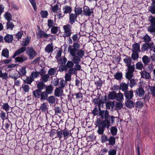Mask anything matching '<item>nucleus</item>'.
I'll list each match as a JSON object with an SVG mask.
<instances>
[{"instance_id":"nucleus-49","label":"nucleus","mask_w":155,"mask_h":155,"mask_svg":"<svg viewBox=\"0 0 155 155\" xmlns=\"http://www.w3.org/2000/svg\"><path fill=\"white\" fill-rule=\"evenodd\" d=\"M9 77L14 79L15 80L18 78V76L16 72L14 71L9 74Z\"/></svg>"},{"instance_id":"nucleus-55","label":"nucleus","mask_w":155,"mask_h":155,"mask_svg":"<svg viewBox=\"0 0 155 155\" xmlns=\"http://www.w3.org/2000/svg\"><path fill=\"white\" fill-rule=\"evenodd\" d=\"M38 35H40V37H48L49 36L48 35L45 33L44 32L40 31L39 32L38 34Z\"/></svg>"},{"instance_id":"nucleus-16","label":"nucleus","mask_w":155,"mask_h":155,"mask_svg":"<svg viewBox=\"0 0 155 155\" xmlns=\"http://www.w3.org/2000/svg\"><path fill=\"white\" fill-rule=\"evenodd\" d=\"M143 63L145 65L147 64L150 61V58L146 55L144 56L142 58Z\"/></svg>"},{"instance_id":"nucleus-10","label":"nucleus","mask_w":155,"mask_h":155,"mask_svg":"<svg viewBox=\"0 0 155 155\" xmlns=\"http://www.w3.org/2000/svg\"><path fill=\"white\" fill-rule=\"evenodd\" d=\"M133 95V92L132 91H127L125 93V97L128 100L132 99Z\"/></svg>"},{"instance_id":"nucleus-52","label":"nucleus","mask_w":155,"mask_h":155,"mask_svg":"<svg viewBox=\"0 0 155 155\" xmlns=\"http://www.w3.org/2000/svg\"><path fill=\"white\" fill-rule=\"evenodd\" d=\"M133 77V73L127 72L126 74V78L128 80H130Z\"/></svg>"},{"instance_id":"nucleus-56","label":"nucleus","mask_w":155,"mask_h":155,"mask_svg":"<svg viewBox=\"0 0 155 155\" xmlns=\"http://www.w3.org/2000/svg\"><path fill=\"white\" fill-rule=\"evenodd\" d=\"M41 92L39 90H36L35 91H33V95L35 97L38 98L39 97V95Z\"/></svg>"},{"instance_id":"nucleus-32","label":"nucleus","mask_w":155,"mask_h":155,"mask_svg":"<svg viewBox=\"0 0 155 155\" xmlns=\"http://www.w3.org/2000/svg\"><path fill=\"white\" fill-rule=\"evenodd\" d=\"M114 106V103L111 101H108L106 103V107L108 109H113Z\"/></svg>"},{"instance_id":"nucleus-50","label":"nucleus","mask_w":155,"mask_h":155,"mask_svg":"<svg viewBox=\"0 0 155 155\" xmlns=\"http://www.w3.org/2000/svg\"><path fill=\"white\" fill-rule=\"evenodd\" d=\"M48 94L45 91L42 92L41 95V99L42 100H45L47 97Z\"/></svg>"},{"instance_id":"nucleus-22","label":"nucleus","mask_w":155,"mask_h":155,"mask_svg":"<svg viewBox=\"0 0 155 155\" xmlns=\"http://www.w3.org/2000/svg\"><path fill=\"white\" fill-rule=\"evenodd\" d=\"M125 105L127 108H132L134 107V103L132 101L128 100L126 102Z\"/></svg>"},{"instance_id":"nucleus-35","label":"nucleus","mask_w":155,"mask_h":155,"mask_svg":"<svg viewBox=\"0 0 155 155\" xmlns=\"http://www.w3.org/2000/svg\"><path fill=\"white\" fill-rule=\"evenodd\" d=\"M0 105L2 107V108L6 111L7 112L9 110L10 106L7 103H3V105H1L0 104Z\"/></svg>"},{"instance_id":"nucleus-9","label":"nucleus","mask_w":155,"mask_h":155,"mask_svg":"<svg viewBox=\"0 0 155 155\" xmlns=\"http://www.w3.org/2000/svg\"><path fill=\"white\" fill-rule=\"evenodd\" d=\"M132 52H138L140 51V45L137 43L133 44L132 49Z\"/></svg>"},{"instance_id":"nucleus-48","label":"nucleus","mask_w":155,"mask_h":155,"mask_svg":"<svg viewBox=\"0 0 155 155\" xmlns=\"http://www.w3.org/2000/svg\"><path fill=\"white\" fill-rule=\"evenodd\" d=\"M39 73L37 71L33 72L31 74V76L34 79L35 78H37L39 75Z\"/></svg>"},{"instance_id":"nucleus-54","label":"nucleus","mask_w":155,"mask_h":155,"mask_svg":"<svg viewBox=\"0 0 155 155\" xmlns=\"http://www.w3.org/2000/svg\"><path fill=\"white\" fill-rule=\"evenodd\" d=\"M41 78L43 81L46 82L48 81L49 78V76L48 74H46L43 75L41 77Z\"/></svg>"},{"instance_id":"nucleus-23","label":"nucleus","mask_w":155,"mask_h":155,"mask_svg":"<svg viewBox=\"0 0 155 155\" xmlns=\"http://www.w3.org/2000/svg\"><path fill=\"white\" fill-rule=\"evenodd\" d=\"M128 85L125 83H121L120 85V89L124 91H126L127 90Z\"/></svg>"},{"instance_id":"nucleus-6","label":"nucleus","mask_w":155,"mask_h":155,"mask_svg":"<svg viewBox=\"0 0 155 155\" xmlns=\"http://www.w3.org/2000/svg\"><path fill=\"white\" fill-rule=\"evenodd\" d=\"M153 45V43L152 42H150L149 43H146L143 44L141 49L143 51H147L150 48L151 49Z\"/></svg>"},{"instance_id":"nucleus-25","label":"nucleus","mask_w":155,"mask_h":155,"mask_svg":"<svg viewBox=\"0 0 155 155\" xmlns=\"http://www.w3.org/2000/svg\"><path fill=\"white\" fill-rule=\"evenodd\" d=\"M4 16L5 19L8 21L11 20L12 19V15L9 12H5L4 14Z\"/></svg>"},{"instance_id":"nucleus-57","label":"nucleus","mask_w":155,"mask_h":155,"mask_svg":"<svg viewBox=\"0 0 155 155\" xmlns=\"http://www.w3.org/2000/svg\"><path fill=\"white\" fill-rule=\"evenodd\" d=\"M29 2L32 5L35 11H36L37 10V7L36 6V4L35 2V0H29Z\"/></svg>"},{"instance_id":"nucleus-44","label":"nucleus","mask_w":155,"mask_h":155,"mask_svg":"<svg viewBox=\"0 0 155 155\" xmlns=\"http://www.w3.org/2000/svg\"><path fill=\"white\" fill-rule=\"evenodd\" d=\"M109 144L113 146L115 143V139L114 137H111L108 140Z\"/></svg>"},{"instance_id":"nucleus-15","label":"nucleus","mask_w":155,"mask_h":155,"mask_svg":"<svg viewBox=\"0 0 155 155\" xmlns=\"http://www.w3.org/2000/svg\"><path fill=\"white\" fill-rule=\"evenodd\" d=\"M140 73L141 78L148 79L150 77V73L145 71H141Z\"/></svg>"},{"instance_id":"nucleus-43","label":"nucleus","mask_w":155,"mask_h":155,"mask_svg":"<svg viewBox=\"0 0 155 155\" xmlns=\"http://www.w3.org/2000/svg\"><path fill=\"white\" fill-rule=\"evenodd\" d=\"M2 55L4 57L8 58L9 56V51L7 49H5L2 50Z\"/></svg>"},{"instance_id":"nucleus-3","label":"nucleus","mask_w":155,"mask_h":155,"mask_svg":"<svg viewBox=\"0 0 155 155\" xmlns=\"http://www.w3.org/2000/svg\"><path fill=\"white\" fill-rule=\"evenodd\" d=\"M97 123L98 125L105 128L106 127L108 128L110 126V122L107 120H105L101 121L97 120Z\"/></svg>"},{"instance_id":"nucleus-19","label":"nucleus","mask_w":155,"mask_h":155,"mask_svg":"<svg viewBox=\"0 0 155 155\" xmlns=\"http://www.w3.org/2000/svg\"><path fill=\"white\" fill-rule=\"evenodd\" d=\"M116 93L114 91L110 92L108 95V98L110 100H114L116 98Z\"/></svg>"},{"instance_id":"nucleus-29","label":"nucleus","mask_w":155,"mask_h":155,"mask_svg":"<svg viewBox=\"0 0 155 155\" xmlns=\"http://www.w3.org/2000/svg\"><path fill=\"white\" fill-rule=\"evenodd\" d=\"M53 91V88L51 85H49L46 87L45 92L48 94H51Z\"/></svg>"},{"instance_id":"nucleus-11","label":"nucleus","mask_w":155,"mask_h":155,"mask_svg":"<svg viewBox=\"0 0 155 155\" xmlns=\"http://www.w3.org/2000/svg\"><path fill=\"white\" fill-rule=\"evenodd\" d=\"M77 18V15L75 14H71L69 16V21L71 24H73Z\"/></svg>"},{"instance_id":"nucleus-46","label":"nucleus","mask_w":155,"mask_h":155,"mask_svg":"<svg viewBox=\"0 0 155 155\" xmlns=\"http://www.w3.org/2000/svg\"><path fill=\"white\" fill-rule=\"evenodd\" d=\"M127 67V72L133 73L134 71V65H130Z\"/></svg>"},{"instance_id":"nucleus-34","label":"nucleus","mask_w":155,"mask_h":155,"mask_svg":"<svg viewBox=\"0 0 155 155\" xmlns=\"http://www.w3.org/2000/svg\"><path fill=\"white\" fill-rule=\"evenodd\" d=\"M45 84L43 82H40L37 84V87L39 91L42 90L44 88Z\"/></svg>"},{"instance_id":"nucleus-7","label":"nucleus","mask_w":155,"mask_h":155,"mask_svg":"<svg viewBox=\"0 0 155 155\" xmlns=\"http://www.w3.org/2000/svg\"><path fill=\"white\" fill-rule=\"evenodd\" d=\"M63 94V90L61 88H57L54 91V95L56 97H59Z\"/></svg>"},{"instance_id":"nucleus-63","label":"nucleus","mask_w":155,"mask_h":155,"mask_svg":"<svg viewBox=\"0 0 155 155\" xmlns=\"http://www.w3.org/2000/svg\"><path fill=\"white\" fill-rule=\"evenodd\" d=\"M108 155H116V150L115 149L110 150L108 152Z\"/></svg>"},{"instance_id":"nucleus-37","label":"nucleus","mask_w":155,"mask_h":155,"mask_svg":"<svg viewBox=\"0 0 155 155\" xmlns=\"http://www.w3.org/2000/svg\"><path fill=\"white\" fill-rule=\"evenodd\" d=\"M22 88L23 90L25 92H28L30 89L29 86L25 84L22 85Z\"/></svg>"},{"instance_id":"nucleus-60","label":"nucleus","mask_w":155,"mask_h":155,"mask_svg":"<svg viewBox=\"0 0 155 155\" xmlns=\"http://www.w3.org/2000/svg\"><path fill=\"white\" fill-rule=\"evenodd\" d=\"M58 28L57 27L53 26L51 30V33L52 34H56L58 31Z\"/></svg>"},{"instance_id":"nucleus-12","label":"nucleus","mask_w":155,"mask_h":155,"mask_svg":"<svg viewBox=\"0 0 155 155\" xmlns=\"http://www.w3.org/2000/svg\"><path fill=\"white\" fill-rule=\"evenodd\" d=\"M26 48L25 47L21 48L18 49L15 53L13 56V57L14 58L16 56L18 55L21 53L24 52L26 50Z\"/></svg>"},{"instance_id":"nucleus-41","label":"nucleus","mask_w":155,"mask_h":155,"mask_svg":"<svg viewBox=\"0 0 155 155\" xmlns=\"http://www.w3.org/2000/svg\"><path fill=\"white\" fill-rule=\"evenodd\" d=\"M40 109L43 111H46L48 109L47 104L46 103H44L41 104Z\"/></svg>"},{"instance_id":"nucleus-20","label":"nucleus","mask_w":155,"mask_h":155,"mask_svg":"<svg viewBox=\"0 0 155 155\" xmlns=\"http://www.w3.org/2000/svg\"><path fill=\"white\" fill-rule=\"evenodd\" d=\"M116 95L115 99L117 101L121 102L124 99V96L121 93L116 94Z\"/></svg>"},{"instance_id":"nucleus-4","label":"nucleus","mask_w":155,"mask_h":155,"mask_svg":"<svg viewBox=\"0 0 155 155\" xmlns=\"http://www.w3.org/2000/svg\"><path fill=\"white\" fill-rule=\"evenodd\" d=\"M27 53L29 58L32 59L37 55V53L32 48H29L27 51Z\"/></svg>"},{"instance_id":"nucleus-30","label":"nucleus","mask_w":155,"mask_h":155,"mask_svg":"<svg viewBox=\"0 0 155 155\" xmlns=\"http://www.w3.org/2000/svg\"><path fill=\"white\" fill-rule=\"evenodd\" d=\"M136 68L139 70H141L144 68L143 63L140 62H137L136 64Z\"/></svg>"},{"instance_id":"nucleus-21","label":"nucleus","mask_w":155,"mask_h":155,"mask_svg":"<svg viewBox=\"0 0 155 155\" xmlns=\"http://www.w3.org/2000/svg\"><path fill=\"white\" fill-rule=\"evenodd\" d=\"M27 59V58L26 57L21 55L20 57H17L15 59V60L18 62H21L26 60Z\"/></svg>"},{"instance_id":"nucleus-61","label":"nucleus","mask_w":155,"mask_h":155,"mask_svg":"<svg viewBox=\"0 0 155 155\" xmlns=\"http://www.w3.org/2000/svg\"><path fill=\"white\" fill-rule=\"evenodd\" d=\"M74 62L73 61H68L66 64V66L68 68H72L74 66Z\"/></svg>"},{"instance_id":"nucleus-5","label":"nucleus","mask_w":155,"mask_h":155,"mask_svg":"<svg viewBox=\"0 0 155 155\" xmlns=\"http://www.w3.org/2000/svg\"><path fill=\"white\" fill-rule=\"evenodd\" d=\"M93 12V9H90L89 7L87 6H84L83 7V13L84 14L88 16H90Z\"/></svg>"},{"instance_id":"nucleus-40","label":"nucleus","mask_w":155,"mask_h":155,"mask_svg":"<svg viewBox=\"0 0 155 155\" xmlns=\"http://www.w3.org/2000/svg\"><path fill=\"white\" fill-rule=\"evenodd\" d=\"M131 57L134 60H137L139 58L138 52H132Z\"/></svg>"},{"instance_id":"nucleus-33","label":"nucleus","mask_w":155,"mask_h":155,"mask_svg":"<svg viewBox=\"0 0 155 155\" xmlns=\"http://www.w3.org/2000/svg\"><path fill=\"white\" fill-rule=\"evenodd\" d=\"M72 61L75 64L74 66V68L76 71H80L81 70V67L80 65L78 64L80 61H78V62H75L74 59H72Z\"/></svg>"},{"instance_id":"nucleus-36","label":"nucleus","mask_w":155,"mask_h":155,"mask_svg":"<svg viewBox=\"0 0 155 155\" xmlns=\"http://www.w3.org/2000/svg\"><path fill=\"white\" fill-rule=\"evenodd\" d=\"M71 9L69 6H65L64 8V14L70 13Z\"/></svg>"},{"instance_id":"nucleus-62","label":"nucleus","mask_w":155,"mask_h":155,"mask_svg":"<svg viewBox=\"0 0 155 155\" xmlns=\"http://www.w3.org/2000/svg\"><path fill=\"white\" fill-rule=\"evenodd\" d=\"M123 107V104L120 102L117 103L116 105V107L117 109L120 110Z\"/></svg>"},{"instance_id":"nucleus-24","label":"nucleus","mask_w":155,"mask_h":155,"mask_svg":"<svg viewBox=\"0 0 155 155\" xmlns=\"http://www.w3.org/2000/svg\"><path fill=\"white\" fill-rule=\"evenodd\" d=\"M124 61L127 66L131 65V59L130 58L126 56V57L124 59Z\"/></svg>"},{"instance_id":"nucleus-8","label":"nucleus","mask_w":155,"mask_h":155,"mask_svg":"<svg viewBox=\"0 0 155 155\" xmlns=\"http://www.w3.org/2000/svg\"><path fill=\"white\" fill-rule=\"evenodd\" d=\"M100 115L102 118H104L107 120L109 116L108 112L106 110H102L100 112Z\"/></svg>"},{"instance_id":"nucleus-13","label":"nucleus","mask_w":155,"mask_h":155,"mask_svg":"<svg viewBox=\"0 0 155 155\" xmlns=\"http://www.w3.org/2000/svg\"><path fill=\"white\" fill-rule=\"evenodd\" d=\"M45 51L48 53H50L53 50V46L52 44H49L45 48Z\"/></svg>"},{"instance_id":"nucleus-59","label":"nucleus","mask_w":155,"mask_h":155,"mask_svg":"<svg viewBox=\"0 0 155 155\" xmlns=\"http://www.w3.org/2000/svg\"><path fill=\"white\" fill-rule=\"evenodd\" d=\"M149 87L152 95L155 97V85L154 86Z\"/></svg>"},{"instance_id":"nucleus-1","label":"nucleus","mask_w":155,"mask_h":155,"mask_svg":"<svg viewBox=\"0 0 155 155\" xmlns=\"http://www.w3.org/2000/svg\"><path fill=\"white\" fill-rule=\"evenodd\" d=\"M80 47V44L76 42L73 43L72 46H69L68 48V52L74 57L73 59L75 62L81 61V59L84 56L85 51L83 49L78 50Z\"/></svg>"},{"instance_id":"nucleus-17","label":"nucleus","mask_w":155,"mask_h":155,"mask_svg":"<svg viewBox=\"0 0 155 155\" xmlns=\"http://www.w3.org/2000/svg\"><path fill=\"white\" fill-rule=\"evenodd\" d=\"M13 36L12 35H7L4 38L5 41L8 43L11 42L13 40Z\"/></svg>"},{"instance_id":"nucleus-58","label":"nucleus","mask_w":155,"mask_h":155,"mask_svg":"<svg viewBox=\"0 0 155 155\" xmlns=\"http://www.w3.org/2000/svg\"><path fill=\"white\" fill-rule=\"evenodd\" d=\"M56 72V70L54 68H51L48 71V74L49 75H54Z\"/></svg>"},{"instance_id":"nucleus-64","label":"nucleus","mask_w":155,"mask_h":155,"mask_svg":"<svg viewBox=\"0 0 155 155\" xmlns=\"http://www.w3.org/2000/svg\"><path fill=\"white\" fill-rule=\"evenodd\" d=\"M149 11L153 14H155V7L151 6L149 7Z\"/></svg>"},{"instance_id":"nucleus-47","label":"nucleus","mask_w":155,"mask_h":155,"mask_svg":"<svg viewBox=\"0 0 155 155\" xmlns=\"http://www.w3.org/2000/svg\"><path fill=\"white\" fill-rule=\"evenodd\" d=\"M18 73L21 75H25L26 73L25 68V67H22L19 71Z\"/></svg>"},{"instance_id":"nucleus-31","label":"nucleus","mask_w":155,"mask_h":155,"mask_svg":"<svg viewBox=\"0 0 155 155\" xmlns=\"http://www.w3.org/2000/svg\"><path fill=\"white\" fill-rule=\"evenodd\" d=\"M114 78L118 80H120L122 78V74L121 72H117L114 75Z\"/></svg>"},{"instance_id":"nucleus-53","label":"nucleus","mask_w":155,"mask_h":155,"mask_svg":"<svg viewBox=\"0 0 155 155\" xmlns=\"http://www.w3.org/2000/svg\"><path fill=\"white\" fill-rule=\"evenodd\" d=\"M143 38L144 40V42H145L147 43V42H149L151 41V38L148 35H145Z\"/></svg>"},{"instance_id":"nucleus-38","label":"nucleus","mask_w":155,"mask_h":155,"mask_svg":"<svg viewBox=\"0 0 155 155\" xmlns=\"http://www.w3.org/2000/svg\"><path fill=\"white\" fill-rule=\"evenodd\" d=\"M6 24L7 29H11V30H12L14 27V25L13 23L10 21H8L7 23Z\"/></svg>"},{"instance_id":"nucleus-2","label":"nucleus","mask_w":155,"mask_h":155,"mask_svg":"<svg viewBox=\"0 0 155 155\" xmlns=\"http://www.w3.org/2000/svg\"><path fill=\"white\" fill-rule=\"evenodd\" d=\"M63 29L64 31V32L63 36L64 37H69L71 35V27L69 25H64Z\"/></svg>"},{"instance_id":"nucleus-45","label":"nucleus","mask_w":155,"mask_h":155,"mask_svg":"<svg viewBox=\"0 0 155 155\" xmlns=\"http://www.w3.org/2000/svg\"><path fill=\"white\" fill-rule=\"evenodd\" d=\"M110 132L112 135L114 136L116 135L117 132V128L115 127H112L110 129Z\"/></svg>"},{"instance_id":"nucleus-51","label":"nucleus","mask_w":155,"mask_h":155,"mask_svg":"<svg viewBox=\"0 0 155 155\" xmlns=\"http://www.w3.org/2000/svg\"><path fill=\"white\" fill-rule=\"evenodd\" d=\"M74 10L75 12V14L76 15H77H77H78L81 13L82 12L81 8L80 7L75 8Z\"/></svg>"},{"instance_id":"nucleus-18","label":"nucleus","mask_w":155,"mask_h":155,"mask_svg":"<svg viewBox=\"0 0 155 155\" xmlns=\"http://www.w3.org/2000/svg\"><path fill=\"white\" fill-rule=\"evenodd\" d=\"M136 92L137 95L140 97H142L144 94V91L142 87H139L137 89Z\"/></svg>"},{"instance_id":"nucleus-26","label":"nucleus","mask_w":155,"mask_h":155,"mask_svg":"<svg viewBox=\"0 0 155 155\" xmlns=\"http://www.w3.org/2000/svg\"><path fill=\"white\" fill-rule=\"evenodd\" d=\"M34 81V79L31 76H30L29 77H27L26 78L25 80H24V81L25 83L31 84Z\"/></svg>"},{"instance_id":"nucleus-42","label":"nucleus","mask_w":155,"mask_h":155,"mask_svg":"<svg viewBox=\"0 0 155 155\" xmlns=\"http://www.w3.org/2000/svg\"><path fill=\"white\" fill-rule=\"evenodd\" d=\"M155 26L151 25L149 26L147 29L148 32L151 33H153L155 34Z\"/></svg>"},{"instance_id":"nucleus-14","label":"nucleus","mask_w":155,"mask_h":155,"mask_svg":"<svg viewBox=\"0 0 155 155\" xmlns=\"http://www.w3.org/2000/svg\"><path fill=\"white\" fill-rule=\"evenodd\" d=\"M63 135L64 138V139L66 140L71 135V131L66 130L64 129L63 130Z\"/></svg>"},{"instance_id":"nucleus-28","label":"nucleus","mask_w":155,"mask_h":155,"mask_svg":"<svg viewBox=\"0 0 155 155\" xmlns=\"http://www.w3.org/2000/svg\"><path fill=\"white\" fill-rule=\"evenodd\" d=\"M52 7V10L54 13H57L58 11H59L60 12V8H59L58 7V5H56L54 6H52L51 5Z\"/></svg>"},{"instance_id":"nucleus-27","label":"nucleus","mask_w":155,"mask_h":155,"mask_svg":"<svg viewBox=\"0 0 155 155\" xmlns=\"http://www.w3.org/2000/svg\"><path fill=\"white\" fill-rule=\"evenodd\" d=\"M41 17L43 18H46L48 15V12L45 10H41L40 12Z\"/></svg>"},{"instance_id":"nucleus-39","label":"nucleus","mask_w":155,"mask_h":155,"mask_svg":"<svg viewBox=\"0 0 155 155\" xmlns=\"http://www.w3.org/2000/svg\"><path fill=\"white\" fill-rule=\"evenodd\" d=\"M47 100L50 104H53L55 102V98L53 96H50L48 98Z\"/></svg>"}]
</instances>
